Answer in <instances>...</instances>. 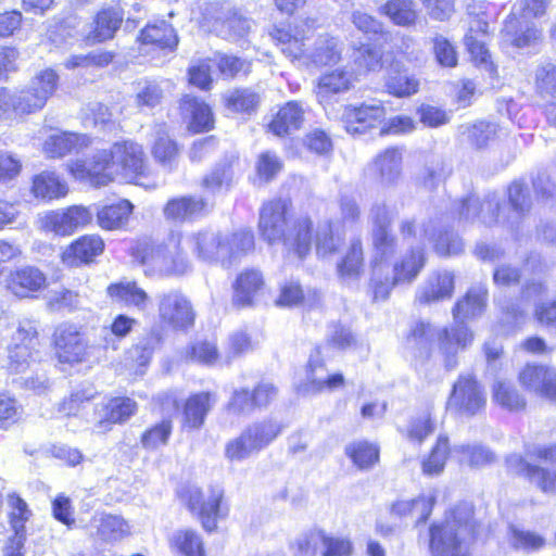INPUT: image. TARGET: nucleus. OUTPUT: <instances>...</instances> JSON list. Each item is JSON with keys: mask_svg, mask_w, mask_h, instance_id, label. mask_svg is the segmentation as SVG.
Segmentation results:
<instances>
[{"mask_svg": "<svg viewBox=\"0 0 556 556\" xmlns=\"http://www.w3.org/2000/svg\"><path fill=\"white\" fill-rule=\"evenodd\" d=\"M71 170L76 178L103 187L118 176L128 182L140 184L149 168L142 147L131 140H123L115 142L110 150L96 152L89 160L76 162Z\"/></svg>", "mask_w": 556, "mask_h": 556, "instance_id": "f257e3e1", "label": "nucleus"}, {"mask_svg": "<svg viewBox=\"0 0 556 556\" xmlns=\"http://www.w3.org/2000/svg\"><path fill=\"white\" fill-rule=\"evenodd\" d=\"M486 301L488 289L485 286L471 287L453 308L455 326L450 330H438L431 324L420 321L412 330V338L416 343L425 345L438 339L440 350L446 357V367L453 369L456 365L457 352L467 348L473 340V334L465 325V320L480 316L485 309Z\"/></svg>", "mask_w": 556, "mask_h": 556, "instance_id": "f03ea898", "label": "nucleus"}, {"mask_svg": "<svg viewBox=\"0 0 556 556\" xmlns=\"http://www.w3.org/2000/svg\"><path fill=\"white\" fill-rule=\"evenodd\" d=\"M312 220L307 216L292 218L286 200L265 203L260 213L261 236L268 243L282 242L299 258L305 257L312 247Z\"/></svg>", "mask_w": 556, "mask_h": 556, "instance_id": "7ed1b4c3", "label": "nucleus"}, {"mask_svg": "<svg viewBox=\"0 0 556 556\" xmlns=\"http://www.w3.org/2000/svg\"><path fill=\"white\" fill-rule=\"evenodd\" d=\"M473 535L472 507L458 505L443 525L430 529L432 556H468L466 541Z\"/></svg>", "mask_w": 556, "mask_h": 556, "instance_id": "20e7f679", "label": "nucleus"}, {"mask_svg": "<svg viewBox=\"0 0 556 556\" xmlns=\"http://www.w3.org/2000/svg\"><path fill=\"white\" fill-rule=\"evenodd\" d=\"M426 264L422 248H414L403 254L392 267L372 266L371 289L375 300H387L392 289L399 283H412Z\"/></svg>", "mask_w": 556, "mask_h": 556, "instance_id": "39448f33", "label": "nucleus"}, {"mask_svg": "<svg viewBox=\"0 0 556 556\" xmlns=\"http://www.w3.org/2000/svg\"><path fill=\"white\" fill-rule=\"evenodd\" d=\"M181 232L172 231L161 243L153 244L142 257V264L151 274L161 277L180 276L191 266Z\"/></svg>", "mask_w": 556, "mask_h": 556, "instance_id": "423d86ee", "label": "nucleus"}, {"mask_svg": "<svg viewBox=\"0 0 556 556\" xmlns=\"http://www.w3.org/2000/svg\"><path fill=\"white\" fill-rule=\"evenodd\" d=\"M534 455L536 465H531L520 455H509L506 458L508 471L527 478L545 493L556 492V444L539 447Z\"/></svg>", "mask_w": 556, "mask_h": 556, "instance_id": "0eeeda50", "label": "nucleus"}, {"mask_svg": "<svg viewBox=\"0 0 556 556\" xmlns=\"http://www.w3.org/2000/svg\"><path fill=\"white\" fill-rule=\"evenodd\" d=\"M281 432V426L271 419L254 422L225 446V456L231 462H241L268 446Z\"/></svg>", "mask_w": 556, "mask_h": 556, "instance_id": "6e6552de", "label": "nucleus"}, {"mask_svg": "<svg viewBox=\"0 0 556 556\" xmlns=\"http://www.w3.org/2000/svg\"><path fill=\"white\" fill-rule=\"evenodd\" d=\"M372 219L371 244L372 262L376 265H387L397 250V239L391 232L393 222L392 211L384 204H376L370 213Z\"/></svg>", "mask_w": 556, "mask_h": 556, "instance_id": "1a4fd4ad", "label": "nucleus"}, {"mask_svg": "<svg viewBox=\"0 0 556 556\" xmlns=\"http://www.w3.org/2000/svg\"><path fill=\"white\" fill-rule=\"evenodd\" d=\"M224 491L218 488H210L203 492L200 488L188 486L184 494L189 510L197 514L206 531H213L216 528V521L222 515V500Z\"/></svg>", "mask_w": 556, "mask_h": 556, "instance_id": "9d476101", "label": "nucleus"}, {"mask_svg": "<svg viewBox=\"0 0 556 556\" xmlns=\"http://www.w3.org/2000/svg\"><path fill=\"white\" fill-rule=\"evenodd\" d=\"M39 345L37 326L34 321H22L12 336L8 346V359L11 370L24 371L35 359Z\"/></svg>", "mask_w": 556, "mask_h": 556, "instance_id": "9b49d317", "label": "nucleus"}, {"mask_svg": "<svg viewBox=\"0 0 556 556\" xmlns=\"http://www.w3.org/2000/svg\"><path fill=\"white\" fill-rule=\"evenodd\" d=\"M93 212L84 205H72L66 208L47 213L42 218V228L58 236H71L80 228L91 224Z\"/></svg>", "mask_w": 556, "mask_h": 556, "instance_id": "f8f14e48", "label": "nucleus"}, {"mask_svg": "<svg viewBox=\"0 0 556 556\" xmlns=\"http://www.w3.org/2000/svg\"><path fill=\"white\" fill-rule=\"evenodd\" d=\"M185 242L200 260L208 263L220 262L225 265L232 252L230 242L213 230L192 232L185 238Z\"/></svg>", "mask_w": 556, "mask_h": 556, "instance_id": "ddd939ff", "label": "nucleus"}, {"mask_svg": "<svg viewBox=\"0 0 556 556\" xmlns=\"http://www.w3.org/2000/svg\"><path fill=\"white\" fill-rule=\"evenodd\" d=\"M485 405L484 393L471 376H459L447 400V409L472 416Z\"/></svg>", "mask_w": 556, "mask_h": 556, "instance_id": "4468645a", "label": "nucleus"}, {"mask_svg": "<svg viewBox=\"0 0 556 556\" xmlns=\"http://www.w3.org/2000/svg\"><path fill=\"white\" fill-rule=\"evenodd\" d=\"M54 345L62 363H81L88 355V342L81 328L73 324H61L54 331Z\"/></svg>", "mask_w": 556, "mask_h": 556, "instance_id": "2eb2a0df", "label": "nucleus"}, {"mask_svg": "<svg viewBox=\"0 0 556 556\" xmlns=\"http://www.w3.org/2000/svg\"><path fill=\"white\" fill-rule=\"evenodd\" d=\"M160 318L175 329H185L193 324L194 313L189 300L178 291H168L157 296Z\"/></svg>", "mask_w": 556, "mask_h": 556, "instance_id": "dca6fc26", "label": "nucleus"}, {"mask_svg": "<svg viewBox=\"0 0 556 556\" xmlns=\"http://www.w3.org/2000/svg\"><path fill=\"white\" fill-rule=\"evenodd\" d=\"M10 526L14 535L5 547V556H24L22 549L26 540L25 523L30 519L31 511L27 503L20 496L12 494L8 500Z\"/></svg>", "mask_w": 556, "mask_h": 556, "instance_id": "f3484780", "label": "nucleus"}, {"mask_svg": "<svg viewBox=\"0 0 556 556\" xmlns=\"http://www.w3.org/2000/svg\"><path fill=\"white\" fill-rule=\"evenodd\" d=\"M47 277L37 267L24 266L10 273L7 289L17 298H29L46 288Z\"/></svg>", "mask_w": 556, "mask_h": 556, "instance_id": "a211bd4d", "label": "nucleus"}, {"mask_svg": "<svg viewBox=\"0 0 556 556\" xmlns=\"http://www.w3.org/2000/svg\"><path fill=\"white\" fill-rule=\"evenodd\" d=\"M124 20V12L119 8H105L97 13L89 29L85 31V40L89 45L103 42L112 39L121 27Z\"/></svg>", "mask_w": 556, "mask_h": 556, "instance_id": "6ab92c4d", "label": "nucleus"}, {"mask_svg": "<svg viewBox=\"0 0 556 556\" xmlns=\"http://www.w3.org/2000/svg\"><path fill=\"white\" fill-rule=\"evenodd\" d=\"M355 79L352 72L341 67L324 73L315 86L318 102L320 104L330 103L333 96L349 91Z\"/></svg>", "mask_w": 556, "mask_h": 556, "instance_id": "aec40b11", "label": "nucleus"}, {"mask_svg": "<svg viewBox=\"0 0 556 556\" xmlns=\"http://www.w3.org/2000/svg\"><path fill=\"white\" fill-rule=\"evenodd\" d=\"M519 380L525 388L556 402V371L554 369L527 365L519 374Z\"/></svg>", "mask_w": 556, "mask_h": 556, "instance_id": "412c9836", "label": "nucleus"}, {"mask_svg": "<svg viewBox=\"0 0 556 556\" xmlns=\"http://www.w3.org/2000/svg\"><path fill=\"white\" fill-rule=\"evenodd\" d=\"M208 203L201 197H178L167 201L163 208L166 219L184 223L205 215Z\"/></svg>", "mask_w": 556, "mask_h": 556, "instance_id": "4be33fe9", "label": "nucleus"}, {"mask_svg": "<svg viewBox=\"0 0 556 556\" xmlns=\"http://www.w3.org/2000/svg\"><path fill=\"white\" fill-rule=\"evenodd\" d=\"M344 384L342 374L329 375L320 359H311L307 365L306 382L299 387V392L318 393L324 390H336Z\"/></svg>", "mask_w": 556, "mask_h": 556, "instance_id": "5701e85b", "label": "nucleus"}, {"mask_svg": "<svg viewBox=\"0 0 556 556\" xmlns=\"http://www.w3.org/2000/svg\"><path fill=\"white\" fill-rule=\"evenodd\" d=\"M104 249L103 240L96 235H86L68 245L62 253L65 265L77 267L91 263Z\"/></svg>", "mask_w": 556, "mask_h": 556, "instance_id": "b1692460", "label": "nucleus"}, {"mask_svg": "<svg viewBox=\"0 0 556 556\" xmlns=\"http://www.w3.org/2000/svg\"><path fill=\"white\" fill-rule=\"evenodd\" d=\"M454 292V275L447 270L432 273L418 289L416 301L430 304L450 299Z\"/></svg>", "mask_w": 556, "mask_h": 556, "instance_id": "393cba45", "label": "nucleus"}, {"mask_svg": "<svg viewBox=\"0 0 556 556\" xmlns=\"http://www.w3.org/2000/svg\"><path fill=\"white\" fill-rule=\"evenodd\" d=\"M386 111L381 104L349 105L344 109L342 118L349 132H364L384 118Z\"/></svg>", "mask_w": 556, "mask_h": 556, "instance_id": "a878e982", "label": "nucleus"}, {"mask_svg": "<svg viewBox=\"0 0 556 556\" xmlns=\"http://www.w3.org/2000/svg\"><path fill=\"white\" fill-rule=\"evenodd\" d=\"M498 201L493 197L481 202L476 197H468L457 204L459 219L473 222L479 218L485 225L496 222Z\"/></svg>", "mask_w": 556, "mask_h": 556, "instance_id": "bb28decb", "label": "nucleus"}, {"mask_svg": "<svg viewBox=\"0 0 556 556\" xmlns=\"http://www.w3.org/2000/svg\"><path fill=\"white\" fill-rule=\"evenodd\" d=\"M402 161L403 155L397 148H388L376 156L372 169L382 185L396 184L402 174Z\"/></svg>", "mask_w": 556, "mask_h": 556, "instance_id": "cd10ccee", "label": "nucleus"}, {"mask_svg": "<svg viewBox=\"0 0 556 556\" xmlns=\"http://www.w3.org/2000/svg\"><path fill=\"white\" fill-rule=\"evenodd\" d=\"M264 279L256 269L242 271L233 283L232 303L238 307H247L253 304L254 298L262 290Z\"/></svg>", "mask_w": 556, "mask_h": 556, "instance_id": "c85d7f7f", "label": "nucleus"}, {"mask_svg": "<svg viewBox=\"0 0 556 556\" xmlns=\"http://www.w3.org/2000/svg\"><path fill=\"white\" fill-rule=\"evenodd\" d=\"M304 123V110L296 101L286 103L269 124L276 136L282 137L300 129Z\"/></svg>", "mask_w": 556, "mask_h": 556, "instance_id": "c756f323", "label": "nucleus"}, {"mask_svg": "<svg viewBox=\"0 0 556 556\" xmlns=\"http://www.w3.org/2000/svg\"><path fill=\"white\" fill-rule=\"evenodd\" d=\"M89 138L75 132H61L50 136L43 143V152L48 157H62L73 151L87 147Z\"/></svg>", "mask_w": 556, "mask_h": 556, "instance_id": "7c9ffc66", "label": "nucleus"}, {"mask_svg": "<svg viewBox=\"0 0 556 556\" xmlns=\"http://www.w3.org/2000/svg\"><path fill=\"white\" fill-rule=\"evenodd\" d=\"M453 453L462 465L472 469L483 468L496 460L495 453L489 446L481 443L455 445Z\"/></svg>", "mask_w": 556, "mask_h": 556, "instance_id": "2f4dec72", "label": "nucleus"}, {"mask_svg": "<svg viewBox=\"0 0 556 556\" xmlns=\"http://www.w3.org/2000/svg\"><path fill=\"white\" fill-rule=\"evenodd\" d=\"M162 341L161 331L152 329L126 352L125 364L131 367L147 366L154 351L162 344Z\"/></svg>", "mask_w": 556, "mask_h": 556, "instance_id": "473e14b6", "label": "nucleus"}, {"mask_svg": "<svg viewBox=\"0 0 556 556\" xmlns=\"http://www.w3.org/2000/svg\"><path fill=\"white\" fill-rule=\"evenodd\" d=\"M109 295L124 303L127 306H134L138 311H146L150 303V296L135 281H121L108 287Z\"/></svg>", "mask_w": 556, "mask_h": 556, "instance_id": "72a5a7b5", "label": "nucleus"}, {"mask_svg": "<svg viewBox=\"0 0 556 556\" xmlns=\"http://www.w3.org/2000/svg\"><path fill=\"white\" fill-rule=\"evenodd\" d=\"M31 192L37 199L50 201L64 198L68 187L56 174L42 172L34 177Z\"/></svg>", "mask_w": 556, "mask_h": 556, "instance_id": "f704fd0d", "label": "nucleus"}, {"mask_svg": "<svg viewBox=\"0 0 556 556\" xmlns=\"http://www.w3.org/2000/svg\"><path fill=\"white\" fill-rule=\"evenodd\" d=\"M344 233L338 223L325 220L318 224L315 232L316 252L320 256L336 253L342 245Z\"/></svg>", "mask_w": 556, "mask_h": 556, "instance_id": "c9c22d12", "label": "nucleus"}, {"mask_svg": "<svg viewBox=\"0 0 556 556\" xmlns=\"http://www.w3.org/2000/svg\"><path fill=\"white\" fill-rule=\"evenodd\" d=\"M305 25L295 26L292 31L286 29L276 28L271 33V37L279 46L283 54L291 59H300L303 56L307 58V53L304 43Z\"/></svg>", "mask_w": 556, "mask_h": 556, "instance_id": "e433bc0d", "label": "nucleus"}, {"mask_svg": "<svg viewBox=\"0 0 556 556\" xmlns=\"http://www.w3.org/2000/svg\"><path fill=\"white\" fill-rule=\"evenodd\" d=\"M214 403L215 396L210 392H200L191 395L184 408L185 424L193 429L200 428L204 424L205 416Z\"/></svg>", "mask_w": 556, "mask_h": 556, "instance_id": "4c0bfd02", "label": "nucleus"}, {"mask_svg": "<svg viewBox=\"0 0 556 556\" xmlns=\"http://www.w3.org/2000/svg\"><path fill=\"white\" fill-rule=\"evenodd\" d=\"M384 87L392 96L409 97L418 91L419 80L406 70H400L395 64L388 71Z\"/></svg>", "mask_w": 556, "mask_h": 556, "instance_id": "58836bf2", "label": "nucleus"}, {"mask_svg": "<svg viewBox=\"0 0 556 556\" xmlns=\"http://www.w3.org/2000/svg\"><path fill=\"white\" fill-rule=\"evenodd\" d=\"M435 497L433 494L421 495L415 500H402L391 507V514L397 517H416L417 522H425L431 514Z\"/></svg>", "mask_w": 556, "mask_h": 556, "instance_id": "ea45409f", "label": "nucleus"}, {"mask_svg": "<svg viewBox=\"0 0 556 556\" xmlns=\"http://www.w3.org/2000/svg\"><path fill=\"white\" fill-rule=\"evenodd\" d=\"M180 108L184 114L190 116V128L193 131H205L213 126L211 109L197 98L186 96L182 99Z\"/></svg>", "mask_w": 556, "mask_h": 556, "instance_id": "a19ab883", "label": "nucleus"}, {"mask_svg": "<svg viewBox=\"0 0 556 556\" xmlns=\"http://www.w3.org/2000/svg\"><path fill=\"white\" fill-rule=\"evenodd\" d=\"M132 207L128 200H121L115 204L103 206L97 212L99 226L108 230L121 228L127 223Z\"/></svg>", "mask_w": 556, "mask_h": 556, "instance_id": "79ce46f5", "label": "nucleus"}, {"mask_svg": "<svg viewBox=\"0 0 556 556\" xmlns=\"http://www.w3.org/2000/svg\"><path fill=\"white\" fill-rule=\"evenodd\" d=\"M141 41L144 45H153L160 49L173 50L178 43V38L174 28L162 21L157 24L146 26L141 31Z\"/></svg>", "mask_w": 556, "mask_h": 556, "instance_id": "37998d69", "label": "nucleus"}, {"mask_svg": "<svg viewBox=\"0 0 556 556\" xmlns=\"http://www.w3.org/2000/svg\"><path fill=\"white\" fill-rule=\"evenodd\" d=\"M352 62L354 65L355 78L369 72L377 71L382 66V52L375 46L362 45L353 50Z\"/></svg>", "mask_w": 556, "mask_h": 556, "instance_id": "c03bdc74", "label": "nucleus"}, {"mask_svg": "<svg viewBox=\"0 0 556 556\" xmlns=\"http://www.w3.org/2000/svg\"><path fill=\"white\" fill-rule=\"evenodd\" d=\"M237 162L235 155L218 163L202 180V187L213 193L222 188H229L233 180V164Z\"/></svg>", "mask_w": 556, "mask_h": 556, "instance_id": "a18cd8bd", "label": "nucleus"}, {"mask_svg": "<svg viewBox=\"0 0 556 556\" xmlns=\"http://www.w3.org/2000/svg\"><path fill=\"white\" fill-rule=\"evenodd\" d=\"M178 147L167 135L165 127L159 126L156 130V139L152 147V154L154 159L163 166L173 168L178 159Z\"/></svg>", "mask_w": 556, "mask_h": 556, "instance_id": "49530a36", "label": "nucleus"}, {"mask_svg": "<svg viewBox=\"0 0 556 556\" xmlns=\"http://www.w3.org/2000/svg\"><path fill=\"white\" fill-rule=\"evenodd\" d=\"M340 55L338 41L334 38L324 36L316 40L313 50L307 53V59L315 65L324 66L338 62Z\"/></svg>", "mask_w": 556, "mask_h": 556, "instance_id": "de8ad7c7", "label": "nucleus"}, {"mask_svg": "<svg viewBox=\"0 0 556 556\" xmlns=\"http://www.w3.org/2000/svg\"><path fill=\"white\" fill-rule=\"evenodd\" d=\"M382 12L394 24L400 26H410L417 20V12L413 0H390L382 8Z\"/></svg>", "mask_w": 556, "mask_h": 556, "instance_id": "09e8293b", "label": "nucleus"}, {"mask_svg": "<svg viewBox=\"0 0 556 556\" xmlns=\"http://www.w3.org/2000/svg\"><path fill=\"white\" fill-rule=\"evenodd\" d=\"M31 87L37 93H34L33 106L43 108L48 99L53 94L58 85V75L53 70L41 71L31 80Z\"/></svg>", "mask_w": 556, "mask_h": 556, "instance_id": "8fccbe9b", "label": "nucleus"}, {"mask_svg": "<svg viewBox=\"0 0 556 556\" xmlns=\"http://www.w3.org/2000/svg\"><path fill=\"white\" fill-rule=\"evenodd\" d=\"M450 453L448 439L439 435L429 457L422 462V472L428 476L439 475L443 471Z\"/></svg>", "mask_w": 556, "mask_h": 556, "instance_id": "3c124183", "label": "nucleus"}, {"mask_svg": "<svg viewBox=\"0 0 556 556\" xmlns=\"http://www.w3.org/2000/svg\"><path fill=\"white\" fill-rule=\"evenodd\" d=\"M345 451L359 469H367L379 459V448L366 441L352 443Z\"/></svg>", "mask_w": 556, "mask_h": 556, "instance_id": "603ef678", "label": "nucleus"}, {"mask_svg": "<svg viewBox=\"0 0 556 556\" xmlns=\"http://www.w3.org/2000/svg\"><path fill=\"white\" fill-rule=\"evenodd\" d=\"M364 266L363 247L359 239H354L344 255L342 262L338 265V270L343 277H357Z\"/></svg>", "mask_w": 556, "mask_h": 556, "instance_id": "864d4df0", "label": "nucleus"}, {"mask_svg": "<svg viewBox=\"0 0 556 556\" xmlns=\"http://www.w3.org/2000/svg\"><path fill=\"white\" fill-rule=\"evenodd\" d=\"M129 533L127 522L119 516L106 515L100 519L97 534L106 542L118 541Z\"/></svg>", "mask_w": 556, "mask_h": 556, "instance_id": "5fc2aeb1", "label": "nucleus"}, {"mask_svg": "<svg viewBox=\"0 0 556 556\" xmlns=\"http://www.w3.org/2000/svg\"><path fill=\"white\" fill-rule=\"evenodd\" d=\"M173 545L185 556H205L203 542L193 530H179L173 535Z\"/></svg>", "mask_w": 556, "mask_h": 556, "instance_id": "6e6d98bb", "label": "nucleus"}, {"mask_svg": "<svg viewBox=\"0 0 556 556\" xmlns=\"http://www.w3.org/2000/svg\"><path fill=\"white\" fill-rule=\"evenodd\" d=\"M493 399L509 410H518L526 406L525 399L510 382L496 381L493 386Z\"/></svg>", "mask_w": 556, "mask_h": 556, "instance_id": "4d7b16f0", "label": "nucleus"}, {"mask_svg": "<svg viewBox=\"0 0 556 556\" xmlns=\"http://www.w3.org/2000/svg\"><path fill=\"white\" fill-rule=\"evenodd\" d=\"M137 410V404L129 397L112 399L105 406V421L117 424L126 421Z\"/></svg>", "mask_w": 556, "mask_h": 556, "instance_id": "13d9d810", "label": "nucleus"}, {"mask_svg": "<svg viewBox=\"0 0 556 556\" xmlns=\"http://www.w3.org/2000/svg\"><path fill=\"white\" fill-rule=\"evenodd\" d=\"M497 134V126L492 123L479 122L467 127V140L477 149H482L493 141Z\"/></svg>", "mask_w": 556, "mask_h": 556, "instance_id": "bf43d9fd", "label": "nucleus"}, {"mask_svg": "<svg viewBox=\"0 0 556 556\" xmlns=\"http://www.w3.org/2000/svg\"><path fill=\"white\" fill-rule=\"evenodd\" d=\"M510 544L516 549H523L527 552L538 551L545 544L543 536L531 532L510 528Z\"/></svg>", "mask_w": 556, "mask_h": 556, "instance_id": "052dcab7", "label": "nucleus"}, {"mask_svg": "<svg viewBox=\"0 0 556 556\" xmlns=\"http://www.w3.org/2000/svg\"><path fill=\"white\" fill-rule=\"evenodd\" d=\"M258 102V94L249 89L235 90L227 97L228 108L236 112L254 111Z\"/></svg>", "mask_w": 556, "mask_h": 556, "instance_id": "680f3d73", "label": "nucleus"}, {"mask_svg": "<svg viewBox=\"0 0 556 556\" xmlns=\"http://www.w3.org/2000/svg\"><path fill=\"white\" fill-rule=\"evenodd\" d=\"M433 53L435 60L441 66L454 67L457 65V52L455 47L442 35H437L433 39Z\"/></svg>", "mask_w": 556, "mask_h": 556, "instance_id": "e2e57ef3", "label": "nucleus"}, {"mask_svg": "<svg viewBox=\"0 0 556 556\" xmlns=\"http://www.w3.org/2000/svg\"><path fill=\"white\" fill-rule=\"evenodd\" d=\"M535 86L543 97L556 94V65L546 63L538 67Z\"/></svg>", "mask_w": 556, "mask_h": 556, "instance_id": "0e129e2a", "label": "nucleus"}, {"mask_svg": "<svg viewBox=\"0 0 556 556\" xmlns=\"http://www.w3.org/2000/svg\"><path fill=\"white\" fill-rule=\"evenodd\" d=\"M220 73L227 78H233L239 74L250 72V63L235 55L220 54L216 59Z\"/></svg>", "mask_w": 556, "mask_h": 556, "instance_id": "69168bd1", "label": "nucleus"}, {"mask_svg": "<svg viewBox=\"0 0 556 556\" xmlns=\"http://www.w3.org/2000/svg\"><path fill=\"white\" fill-rule=\"evenodd\" d=\"M326 532L323 530H312L298 541L299 549L305 556L324 555Z\"/></svg>", "mask_w": 556, "mask_h": 556, "instance_id": "338daca9", "label": "nucleus"}, {"mask_svg": "<svg viewBox=\"0 0 556 556\" xmlns=\"http://www.w3.org/2000/svg\"><path fill=\"white\" fill-rule=\"evenodd\" d=\"M282 169V162L273 152L266 151L258 156L256 170L261 179L269 181Z\"/></svg>", "mask_w": 556, "mask_h": 556, "instance_id": "774afa93", "label": "nucleus"}]
</instances>
